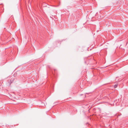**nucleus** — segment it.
Listing matches in <instances>:
<instances>
[{"label":"nucleus","instance_id":"nucleus-2","mask_svg":"<svg viewBox=\"0 0 128 128\" xmlns=\"http://www.w3.org/2000/svg\"><path fill=\"white\" fill-rule=\"evenodd\" d=\"M117 86V84H115L114 86V88H116Z\"/></svg>","mask_w":128,"mask_h":128},{"label":"nucleus","instance_id":"nucleus-1","mask_svg":"<svg viewBox=\"0 0 128 128\" xmlns=\"http://www.w3.org/2000/svg\"><path fill=\"white\" fill-rule=\"evenodd\" d=\"M14 80V79L12 80H10V81L8 82H10V83H11Z\"/></svg>","mask_w":128,"mask_h":128}]
</instances>
